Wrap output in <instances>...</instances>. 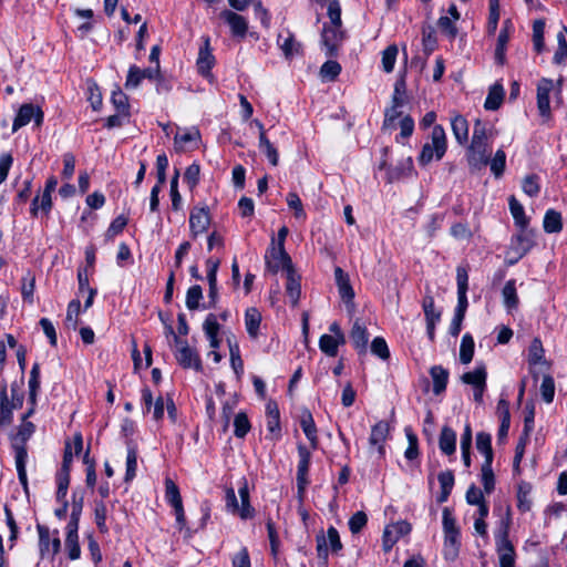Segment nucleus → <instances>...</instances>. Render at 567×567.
I'll return each instance as SVG.
<instances>
[{
	"mask_svg": "<svg viewBox=\"0 0 567 567\" xmlns=\"http://www.w3.org/2000/svg\"><path fill=\"white\" fill-rule=\"evenodd\" d=\"M518 231L512 236L509 251L515 254L514 259H509L508 265H515L536 245V230L529 226L517 227Z\"/></svg>",
	"mask_w": 567,
	"mask_h": 567,
	"instance_id": "f257e3e1",
	"label": "nucleus"
},
{
	"mask_svg": "<svg viewBox=\"0 0 567 567\" xmlns=\"http://www.w3.org/2000/svg\"><path fill=\"white\" fill-rule=\"evenodd\" d=\"M265 264L268 271L277 274L280 269L288 271L292 268L290 256L287 254L285 247L276 246L275 237L271 238L270 247L265 254Z\"/></svg>",
	"mask_w": 567,
	"mask_h": 567,
	"instance_id": "f03ea898",
	"label": "nucleus"
},
{
	"mask_svg": "<svg viewBox=\"0 0 567 567\" xmlns=\"http://www.w3.org/2000/svg\"><path fill=\"white\" fill-rule=\"evenodd\" d=\"M175 359L184 369H194L197 372L203 370L202 359L196 349L189 347L186 340L175 337Z\"/></svg>",
	"mask_w": 567,
	"mask_h": 567,
	"instance_id": "7ed1b4c3",
	"label": "nucleus"
},
{
	"mask_svg": "<svg viewBox=\"0 0 567 567\" xmlns=\"http://www.w3.org/2000/svg\"><path fill=\"white\" fill-rule=\"evenodd\" d=\"M316 543L317 556L319 559L323 560V563L328 561L329 547L332 554H338L342 549V543L340 539L339 532L333 526H330L327 529V535L322 533L318 534L316 536Z\"/></svg>",
	"mask_w": 567,
	"mask_h": 567,
	"instance_id": "20e7f679",
	"label": "nucleus"
},
{
	"mask_svg": "<svg viewBox=\"0 0 567 567\" xmlns=\"http://www.w3.org/2000/svg\"><path fill=\"white\" fill-rule=\"evenodd\" d=\"M344 39L346 33L341 29V24H324L321 41L326 49V55L328 58L337 56Z\"/></svg>",
	"mask_w": 567,
	"mask_h": 567,
	"instance_id": "39448f33",
	"label": "nucleus"
},
{
	"mask_svg": "<svg viewBox=\"0 0 567 567\" xmlns=\"http://www.w3.org/2000/svg\"><path fill=\"white\" fill-rule=\"evenodd\" d=\"M44 113L41 107L31 103L22 104L13 120L12 132H17L21 127L28 125L32 120L35 126H41L43 123Z\"/></svg>",
	"mask_w": 567,
	"mask_h": 567,
	"instance_id": "423d86ee",
	"label": "nucleus"
},
{
	"mask_svg": "<svg viewBox=\"0 0 567 567\" xmlns=\"http://www.w3.org/2000/svg\"><path fill=\"white\" fill-rule=\"evenodd\" d=\"M491 147L488 143L472 142L466 150V161L472 171H480L488 164Z\"/></svg>",
	"mask_w": 567,
	"mask_h": 567,
	"instance_id": "0eeeda50",
	"label": "nucleus"
},
{
	"mask_svg": "<svg viewBox=\"0 0 567 567\" xmlns=\"http://www.w3.org/2000/svg\"><path fill=\"white\" fill-rule=\"evenodd\" d=\"M298 456L299 461L297 466V487L298 494L301 496L309 484L308 473L311 463V452L303 444H299Z\"/></svg>",
	"mask_w": 567,
	"mask_h": 567,
	"instance_id": "6e6552de",
	"label": "nucleus"
},
{
	"mask_svg": "<svg viewBox=\"0 0 567 567\" xmlns=\"http://www.w3.org/2000/svg\"><path fill=\"white\" fill-rule=\"evenodd\" d=\"M198 73L206 78H213L212 69L215 65V56L212 53L210 39L204 38L203 45L199 48L196 61Z\"/></svg>",
	"mask_w": 567,
	"mask_h": 567,
	"instance_id": "1a4fd4ad",
	"label": "nucleus"
},
{
	"mask_svg": "<svg viewBox=\"0 0 567 567\" xmlns=\"http://www.w3.org/2000/svg\"><path fill=\"white\" fill-rule=\"evenodd\" d=\"M456 284H457V306L455 313H462L465 316L468 307L467 290H468V274L465 267L458 266L456 268Z\"/></svg>",
	"mask_w": 567,
	"mask_h": 567,
	"instance_id": "9d476101",
	"label": "nucleus"
},
{
	"mask_svg": "<svg viewBox=\"0 0 567 567\" xmlns=\"http://www.w3.org/2000/svg\"><path fill=\"white\" fill-rule=\"evenodd\" d=\"M509 524L511 518L509 515L507 514L506 517L502 518L501 526L498 530L495 533V544L498 556H502V554L515 555L514 546L509 540L508 536Z\"/></svg>",
	"mask_w": 567,
	"mask_h": 567,
	"instance_id": "9b49d317",
	"label": "nucleus"
},
{
	"mask_svg": "<svg viewBox=\"0 0 567 567\" xmlns=\"http://www.w3.org/2000/svg\"><path fill=\"white\" fill-rule=\"evenodd\" d=\"M554 87L553 80L543 78L537 84V109L544 118L550 116L549 94Z\"/></svg>",
	"mask_w": 567,
	"mask_h": 567,
	"instance_id": "f8f14e48",
	"label": "nucleus"
},
{
	"mask_svg": "<svg viewBox=\"0 0 567 567\" xmlns=\"http://www.w3.org/2000/svg\"><path fill=\"white\" fill-rule=\"evenodd\" d=\"M210 224V217L206 207H195L189 214V229L195 238L205 233Z\"/></svg>",
	"mask_w": 567,
	"mask_h": 567,
	"instance_id": "ddd939ff",
	"label": "nucleus"
},
{
	"mask_svg": "<svg viewBox=\"0 0 567 567\" xmlns=\"http://www.w3.org/2000/svg\"><path fill=\"white\" fill-rule=\"evenodd\" d=\"M266 416H267V430L269 435L267 439L277 441L281 437V427H280V412L276 402L270 401L266 405Z\"/></svg>",
	"mask_w": 567,
	"mask_h": 567,
	"instance_id": "4468645a",
	"label": "nucleus"
},
{
	"mask_svg": "<svg viewBox=\"0 0 567 567\" xmlns=\"http://www.w3.org/2000/svg\"><path fill=\"white\" fill-rule=\"evenodd\" d=\"M380 169H386V179L389 183H393L395 181H399L402 177L410 176L413 172V161L411 157H408L400 162L394 167H388L386 161L383 159L380 165Z\"/></svg>",
	"mask_w": 567,
	"mask_h": 567,
	"instance_id": "2eb2a0df",
	"label": "nucleus"
},
{
	"mask_svg": "<svg viewBox=\"0 0 567 567\" xmlns=\"http://www.w3.org/2000/svg\"><path fill=\"white\" fill-rule=\"evenodd\" d=\"M40 389V364L35 362L32 365L29 378V401L31 403V408L23 414L22 422L28 421V419L34 413V405L37 403V395Z\"/></svg>",
	"mask_w": 567,
	"mask_h": 567,
	"instance_id": "dca6fc26",
	"label": "nucleus"
},
{
	"mask_svg": "<svg viewBox=\"0 0 567 567\" xmlns=\"http://www.w3.org/2000/svg\"><path fill=\"white\" fill-rule=\"evenodd\" d=\"M351 342L359 354H365L368 349L369 333L364 324L357 319L350 332Z\"/></svg>",
	"mask_w": 567,
	"mask_h": 567,
	"instance_id": "f3484780",
	"label": "nucleus"
},
{
	"mask_svg": "<svg viewBox=\"0 0 567 567\" xmlns=\"http://www.w3.org/2000/svg\"><path fill=\"white\" fill-rule=\"evenodd\" d=\"M221 17L228 23L234 37H246L248 30V22L246 18L229 10H225L221 13Z\"/></svg>",
	"mask_w": 567,
	"mask_h": 567,
	"instance_id": "a211bd4d",
	"label": "nucleus"
},
{
	"mask_svg": "<svg viewBox=\"0 0 567 567\" xmlns=\"http://www.w3.org/2000/svg\"><path fill=\"white\" fill-rule=\"evenodd\" d=\"M389 434V424L385 421H380L371 429L369 444L371 447H377L380 455L384 454V442Z\"/></svg>",
	"mask_w": 567,
	"mask_h": 567,
	"instance_id": "6ab92c4d",
	"label": "nucleus"
},
{
	"mask_svg": "<svg viewBox=\"0 0 567 567\" xmlns=\"http://www.w3.org/2000/svg\"><path fill=\"white\" fill-rule=\"evenodd\" d=\"M503 305L508 313L518 309L519 298L516 288V280L509 279L502 289Z\"/></svg>",
	"mask_w": 567,
	"mask_h": 567,
	"instance_id": "aec40b11",
	"label": "nucleus"
},
{
	"mask_svg": "<svg viewBox=\"0 0 567 567\" xmlns=\"http://www.w3.org/2000/svg\"><path fill=\"white\" fill-rule=\"evenodd\" d=\"M429 373L433 381L434 394L440 395L445 392L450 377L449 370L442 365H433L431 367Z\"/></svg>",
	"mask_w": 567,
	"mask_h": 567,
	"instance_id": "412c9836",
	"label": "nucleus"
},
{
	"mask_svg": "<svg viewBox=\"0 0 567 567\" xmlns=\"http://www.w3.org/2000/svg\"><path fill=\"white\" fill-rule=\"evenodd\" d=\"M334 277L341 299L346 303L352 302L354 298V291L352 286L350 285L348 275L344 274V271L340 267H337L334 270Z\"/></svg>",
	"mask_w": 567,
	"mask_h": 567,
	"instance_id": "4be33fe9",
	"label": "nucleus"
},
{
	"mask_svg": "<svg viewBox=\"0 0 567 567\" xmlns=\"http://www.w3.org/2000/svg\"><path fill=\"white\" fill-rule=\"evenodd\" d=\"M432 147L435 150V158L440 161L447 148L446 144V134L442 125H434L431 133V143Z\"/></svg>",
	"mask_w": 567,
	"mask_h": 567,
	"instance_id": "5701e85b",
	"label": "nucleus"
},
{
	"mask_svg": "<svg viewBox=\"0 0 567 567\" xmlns=\"http://www.w3.org/2000/svg\"><path fill=\"white\" fill-rule=\"evenodd\" d=\"M532 484L525 481H520L517 485V508L522 513L529 512L532 509L533 501L530 497L532 494Z\"/></svg>",
	"mask_w": 567,
	"mask_h": 567,
	"instance_id": "b1692460",
	"label": "nucleus"
},
{
	"mask_svg": "<svg viewBox=\"0 0 567 567\" xmlns=\"http://www.w3.org/2000/svg\"><path fill=\"white\" fill-rule=\"evenodd\" d=\"M37 529L39 533V546L41 556L43 557L45 555V553L49 550L50 545L52 546L53 555L58 554L61 548L60 538L55 537L52 540H50L49 529L45 526L38 525Z\"/></svg>",
	"mask_w": 567,
	"mask_h": 567,
	"instance_id": "393cba45",
	"label": "nucleus"
},
{
	"mask_svg": "<svg viewBox=\"0 0 567 567\" xmlns=\"http://www.w3.org/2000/svg\"><path fill=\"white\" fill-rule=\"evenodd\" d=\"M300 426L309 440L311 447L316 450L318 447V435H317V426L312 414L309 411H305L300 417Z\"/></svg>",
	"mask_w": 567,
	"mask_h": 567,
	"instance_id": "a878e982",
	"label": "nucleus"
},
{
	"mask_svg": "<svg viewBox=\"0 0 567 567\" xmlns=\"http://www.w3.org/2000/svg\"><path fill=\"white\" fill-rule=\"evenodd\" d=\"M452 132L460 145H465L468 141V122L463 115H455L451 120Z\"/></svg>",
	"mask_w": 567,
	"mask_h": 567,
	"instance_id": "bb28decb",
	"label": "nucleus"
},
{
	"mask_svg": "<svg viewBox=\"0 0 567 567\" xmlns=\"http://www.w3.org/2000/svg\"><path fill=\"white\" fill-rule=\"evenodd\" d=\"M35 431V425L30 421H24L19 426L18 433L13 437L12 449L14 451V456H17V449L22 446L27 450V441L33 435Z\"/></svg>",
	"mask_w": 567,
	"mask_h": 567,
	"instance_id": "cd10ccee",
	"label": "nucleus"
},
{
	"mask_svg": "<svg viewBox=\"0 0 567 567\" xmlns=\"http://www.w3.org/2000/svg\"><path fill=\"white\" fill-rule=\"evenodd\" d=\"M487 371L484 364L477 365L473 371L461 375V381L465 384L476 386H486Z\"/></svg>",
	"mask_w": 567,
	"mask_h": 567,
	"instance_id": "c85d7f7f",
	"label": "nucleus"
},
{
	"mask_svg": "<svg viewBox=\"0 0 567 567\" xmlns=\"http://www.w3.org/2000/svg\"><path fill=\"white\" fill-rule=\"evenodd\" d=\"M344 342V336H339L338 338L331 334H322L319 340V348L328 357H336L338 354L339 346L343 344Z\"/></svg>",
	"mask_w": 567,
	"mask_h": 567,
	"instance_id": "c756f323",
	"label": "nucleus"
},
{
	"mask_svg": "<svg viewBox=\"0 0 567 567\" xmlns=\"http://www.w3.org/2000/svg\"><path fill=\"white\" fill-rule=\"evenodd\" d=\"M461 547L460 532L444 534L443 554L446 560H454Z\"/></svg>",
	"mask_w": 567,
	"mask_h": 567,
	"instance_id": "7c9ffc66",
	"label": "nucleus"
},
{
	"mask_svg": "<svg viewBox=\"0 0 567 567\" xmlns=\"http://www.w3.org/2000/svg\"><path fill=\"white\" fill-rule=\"evenodd\" d=\"M439 446L442 453L452 455L456 450V433L449 426H443L440 434Z\"/></svg>",
	"mask_w": 567,
	"mask_h": 567,
	"instance_id": "2f4dec72",
	"label": "nucleus"
},
{
	"mask_svg": "<svg viewBox=\"0 0 567 567\" xmlns=\"http://www.w3.org/2000/svg\"><path fill=\"white\" fill-rule=\"evenodd\" d=\"M543 228L547 234H556L563 229V217L556 209H547L543 220Z\"/></svg>",
	"mask_w": 567,
	"mask_h": 567,
	"instance_id": "473e14b6",
	"label": "nucleus"
},
{
	"mask_svg": "<svg viewBox=\"0 0 567 567\" xmlns=\"http://www.w3.org/2000/svg\"><path fill=\"white\" fill-rule=\"evenodd\" d=\"M127 455H126V472L125 482H131L136 476L137 470V447L136 444L130 440L126 442Z\"/></svg>",
	"mask_w": 567,
	"mask_h": 567,
	"instance_id": "72a5a7b5",
	"label": "nucleus"
},
{
	"mask_svg": "<svg viewBox=\"0 0 567 567\" xmlns=\"http://www.w3.org/2000/svg\"><path fill=\"white\" fill-rule=\"evenodd\" d=\"M508 206L516 227L529 226V218L525 214L524 206L514 195L508 198Z\"/></svg>",
	"mask_w": 567,
	"mask_h": 567,
	"instance_id": "f704fd0d",
	"label": "nucleus"
},
{
	"mask_svg": "<svg viewBox=\"0 0 567 567\" xmlns=\"http://www.w3.org/2000/svg\"><path fill=\"white\" fill-rule=\"evenodd\" d=\"M476 449L484 455L483 463H493V449H492V436L486 432H478L476 434Z\"/></svg>",
	"mask_w": 567,
	"mask_h": 567,
	"instance_id": "c9c22d12",
	"label": "nucleus"
},
{
	"mask_svg": "<svg viewBox=\"0 0 567 567\" xmlns=\"http://www.w3.org/2000/svg\"><path fill=\"white\" fill-rule=\"evenodd\" d=\"M504 89L501 84L495 83L488 90L484 107L487 111H496L503 103Z\"/></svg>",
	"mask_w": 567,
	"mask_h": 567,
	"instance_id": "e433bc0d",
	"label": "nucleus"
},
{
	"mask_svg": "<svg viewBox=\"0 0 567 567\" xmlns=\"http://www.w3.org/2000/svg\"><path fill=\"white\" fill-rule=\"evenodd\" d=\"M16 460V467L18 473V478L20 484L22 485L23 489L28 492V477H27V460H28V451L20 446L17 449V456H14Z\"/></svg>",
	"mask_w": 567,
	"mask_h": 567,
	"instance_id": "4c0bfd02",
	"label": "nucleus"
},
{
	"mask_svg": "<svg viewBox=\"0 0 567 567\" xmlns=\"http://www.w3.org/2000/svg\"><path fill=\"white\" fill-rule=\"evenodd\" d=\"M261 322V315L257 308H248L245 312V324L248 334L251 338L258 336L259 327Z\"/></svg>",
	"mask_w": 567,
	"mask_h": 567,
	"instance_id": "58836bf2",
	"label": "nucleus"
},
{
	"mask_svg": "<svg viewBox=\"0 0 567 567\" xmlns=\"http://www.w3.org/2000/svg\"><path fill=\"white\" fill-rule=\"evenodd\" d=\"M286 291L288 297L290 298L292 305H297L300 295H301V287L299 278L296 276V272L293 269H288L287 271V285H286Z\"/></svg>",
	"mask_w": 567,
	"mask_h": 567,
	"instance_id": "ea45409f",
	"label": "nucleus"
},
{
	"mask_svg": "<svg viewBox=\"0 0 567 567\" xmlns=\"http://www.w3.org/2000/svg\"><path fill=\"white\" fill-rule=\"evenodd\" d=\"M509 24V20L504 22V28L501 30L497 37V44L495 49V61L497 64L503 65L505 62V51L506 45L509 40V35L507 32V25Z\"/></svg>",
	"mask_w": 567,
	"mask_h": 567,
	"instance_id": "a19ab883",
	"label": "nucleus"
},
{
	"mask_svg": "<svg viewBox=\"0 0 567 567\" xmlns=\"http://www.w3.org/2000/svg\"><path fill=\"white\" fill-rule=\"evenodd\" d=\"M278 43L287 59H291L296 54L300 53L301 44L295 40L293 34L288 33L286 38L280 34L278 37Z\"/></svg>",
	"mask_w": 567,
	"mask_h": 567,
	"instance_id": "79ce46f5",
	"label": "nucleus"
},
{
	"mask_svg": "<svg viewBox=\"0 0 567 567\" xmlns=\"http://www.w3.org/2000/svg\"><path fill=\"white\" fill-rule=\"evenodd\" d=\"M474 339L470 333H465L461 340L460 347V361L463 364H468L474 355Z\"/></svg>",
	"mask_w": 567,
	"mask_h": 567,
	"instance_id": "37998d69",
	"label": "nucleus"
},
{
	"mask_svg": "<svg viewBox=\"0 0 567 567\" xmlns=\"http://www.w3.org/2000/svg\"><path fill=\"white\" fill-rule=\"evenodd\" d=\"M422 308L426 322H439L441 319V311L435 309L434 298L426 293L422 301Z\"/></svg>",
	"mask_w": 567,
	"mask_h": 567,
	"instance_id": "c03bdc74",
	"label": "nucleus"
},
{
	"mask_svg": "<svg viewBox=\"0 0 567 567\" xmlns=\"http://www.w3.org/2000/svg\"><path fill=\"white\" fill-rule=\"evenodd\" d=\"M52 209V197L48 192H43L41 196V202L39 205V196H35L32 199L30 213L33 217L38 215L39 210H42L45 215H48Z\"/></svg>",
	"mask_w": 567,
	"mask_h": 567,
	"instance_id": "a18cd8bd",
	"label": "nucleus"
},
{
	"mask_svg": "<svg viewBox=\"0 0 567 567\" xmlns=\"http://www.w3.org/2000/svg\"><path fill=\"white\" fill-rule=\"evenodd\" d=\"M0 425H9L13 420V408L9 405L7 390L3 389L0 393Z\"/></svg>",
	"mask_w": 567,
	"mask_h": 567,
	"instance_id": "49530a36",
	"label": "nucleus"
},
{
	"mask_svg": "<svg viewBox=\"0 0 567 567\" xmlns=\"http://www.w3.org/2000/svg\"><path fill=\"white\" fill-rule=\"evenodd\" d=\"M165 498L172 507L183 504L178 486L168 477L165 480Z\"/></svg>",
	"mask_w": 567,
	"mask_h": 567,
	"instance_id": "de8ad7c7",
	"label": "nucleus"
},
{
	"mask_svg": "<svg viewBox=\"0 0 567 567\" xmlns=\"http://www.w3.org/2000/svg\"><path fill=\"white\" fill-rule=\"evenodd\" d=\"M228 344L231 368L237 378H240L244 373V361L240 357L239 346L236 342L231 343L230 340H228Z\"/></svg>",
	"mask_w": 567,
	"mask_h": 567,
	"instance_id": "09e8293b",
	"label": "nucleus"
},
{
	"mask_svg": "<svg viewBox=\"0 0 567 567\" xmlns=\"http://www.w3.org/2000/svg\"><path fill=\"white\" fill-rule=\"evenodd\" d=\"M481 480L484 487V493L489 495L495 488V476L492 468V463H483L481 467Z\"/></svg>",
	"mask_w": 567,
	"mask_h": 567,
	"instance_id": "8fccbe9b",
	"label": "nucleus"
},
{
	"mask_svg": "<svg viewBox=\"0 0 567 567\" xmlns=\"http://www.w3.org/2000/svg\"><path fill=\"white\" fill-rule=\"evenodd\" d=\"M111 102L116 112L130 114L128 97L120 87H116V90L112 92Z\"/></svg>",
	"mask_w": 567,
	"mask_h": 567,
	"instance_id": "3c124183",
	"label": "nucleus"
},
{
	"mask_svg": "<svg viewBox=\"0 0 567 567\" xmlns=\"http://www.w3.org/2000/svg\"><path fill=\"white\" fill-rule=\"evenodd\" d=\"M398 47L395 44H391L386 47L382 52V69L386 73H391L394 69L396 56H398Z\"/></svg>",
	"mask_w": 567,
	"mask_h": 567,
	"instance_id": "603ef678",
	"label": "nucleus"
},
{
	"mask_svg": "<svg viewBox=\"0 0 567 567\" xmlns=\"http://www.w3.org/2000/svg\"><path fill=\"white\" fill-rule=\"evenodd\" d=\"M259 148L261 150L262 153H265V155L274 166L278 164V152L275 148V146L270 143V141L267 138L265 132L259 134Z\"/></svg>",
	"mask_w": 567,
	"mask_h": 567,
	"instance_id": "864d4df0",
	"label": "nucleus"
},
{
	"mask_svg": "<svg viewBox=\"0 0 567 567\" xmlns=\"http://www.w3.org/2000/svg\"><path fill=\"white\" fill-rule=\"evenodd\" d=\"M234 435L236 437L244 439L247 435L251 426L246 413L239 412L236 414L234 420Z\"/></svg>",
	"mask_w": 567,
	"mask_h": 567,
	"instance_id": "5fc2aeb1",
	"label": "nucleus"
},
{
	"mask_svg": "<svg viewBox=\"0 0 567 567\" xmlns=\"http://www.w3.org/2000/svg\"><path fill=\"white\" fill-rule=\"evenodd\" d=\"M488 164L491 167V172L494 174L496 178L501 177L505 171L506 166V154L499 148L496 151L494 157L488 159Z\"/></svg>",
	"mask_w": 567,
	"mask_h": 567,
	"instance_id": "6e6d98bb",
	"label": "nucleus"
},
{
	"mask_svg": "<svg viewBox=\"0 0 567 567\" xmlns=\"http://www.w3.org/2000/svg\"><path fill=\"white\" fill-rule=\"evenodd\" d=\"M35 289V277L31 274V271H28L25 276L22 278V285H21V295L24 301H28L29 303H33V293Z\"/></svg>",
	"mask_w": 567,
	"mask_h": 567,
	"instance_id": "4d7b16f0",
	"label": "nucleus"
},
{
	"mask_svg": "<svg viewBox=\"0 0 567 567\" xmlns=\"http://www.w3.org/2000/svg\"><path fill=\"white\" fill-rule=\"evenodd\" d=\"M106 505L103 502L96 503L94 508V520L102 534H106L109 532V527L106 526Z\"/></svg>",
	"mask_w": 567,
	"mask_h": 567,
	"instance_id": "13d9d810",
	"label": "nucleus"
},
{
	"mask_svg": "<svg viewBox=\"0 0 567 567\" xmlns=\"http://www.w3.org/2000/svg\"><path fill=\"white\" fill-rule=\"evenodd\" d=\"M340 72H341V65L339 62H337L334 60L326 61L320 69V74H321L322 79H326L329 81H334L338 78V75L340 74Z\"/></svg>",
	"mask_w": 567,
	"mask_h": 567,
	"instance_id": "bf43d9fd",
	"label": "nucleus"
},
{
	"mask_svg": "<svg viewBox=\"0 0 567 567\" xmlns=\"http://www.w3.org/2000/svg\"><path fill=\"white\" fill-rule=\"evenodd\" d=\"M203 298V289L199 285L192 286L186 293V307L188 310H196L199 308V301Z\"/></svg>",
	"mask_w": 567,
	"mask_h": 567,
	"instance_id": "052dcab7",
	"label": "nucleus"
},
{
	"mask_svg": "<svg viewBox=\"0 0 567 567\" xmlns=\"http://www.w3.org/2000/svg\"><path fill=\"white\" fill-rule=\"evenodd\" d=\"M544 30L545 21L542 19L535 20L533 23V42L537 52H542L544 49Z\"/></svg>",
	"mask_w": 567,
	"mask_h": 567,
	"instance_id": "680f3d73",
	"label": "nucleus"
},
{
	"mask_svg": "<svg viewBox=\"0 0 567 567\" xmlns=\"http://www.w3.org/2000/svg\"><path fill=\"white\" fill-rule=\"evenodd\" d=\"M371 352L381 360L390 358V350L386 341L382 337H375L371 342Z\"/></svg>",
	"mask_w": 567,
	"mask_h": 567,
	"instance_id": "e2e57ef3",
	"label": "nucleus"
},
{
	"mask_svg": "<svg viewBox=\"0 0 567 567\" xmlns=\"http://www.w3.org/2000/svg\"><path fill=\"white\" fill-rule=\"evenodd\" d=\"M542 398L546 403H551L555 396V382L553 377L544 375L540 384Z\"/></svg>",
	"mask_w": 567,
	"mask_h": 567,
	"instance_id": "0e129e2a",
	"label": "nucleus"
},
{
	"mask_svg": "<svg viewBox=\"0 0 567 567\" xmlns=\"http://www.w3.org/2000/svg\"><path fill=\"white\" fill-rule=\"evenodd\" d=\"M522 188H523V192L526 195H528L529 197L537 196L539 190H540V186H539V183H538V176L534 175V174L527 175L523 179Z\"/></svg>",
	"mask_w": 567,
	"mask_h": 567,
	"instance_id": "69168bd1",
	"label": "nucleus"
},
{
	"mask_svg": "<svg viewBox=\"0 0 567 567\" xmlns=\"http://www.w3.org/2000/svg\"><path fill=\"white\" fill-rule=\"evenodd\" d=\"M489 132L484 122L475 120L473 127L472 142L488 143Z\"/></svg>",
	"mask_w": 567,
	"mask_h": 567,
	"instance_id": "338daca9",
	"label": "nucleus"
},
{
	"mask_svg": "<svg viewBox=\"0 0 567 567\" xmlns=\"http://www.w3.org/2000/svg\"><path fill=\"white\" fill-rule=\"evenodd\" d=\"M367 523V514L362 511H359L350 517L348 525L352 534H358L362 530Z\"/></svg>",
	"mask_w": 567,
	"mask_h": 567,
	"instance_id": "774afa93",
	"label": "nucleus"
}]
</instances>
